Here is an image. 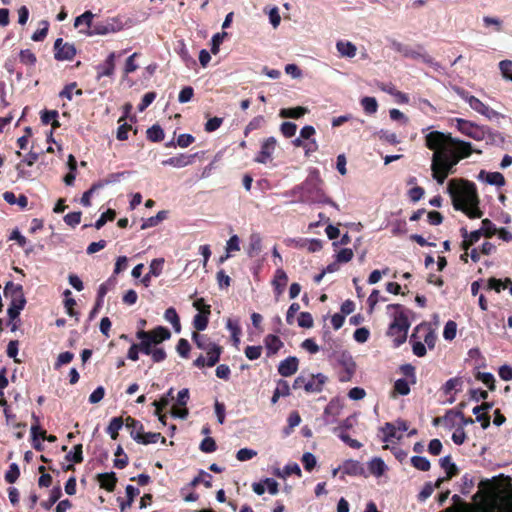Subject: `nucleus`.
<instances>
[{
  "label": "nucleus",
  "instance_id": "32",
  "mask_svg": "<svg viewBox=\"0 0 512 512\" xmlns=\"http://www.w3.org/2000/svg\"><path fill=\"white\" fill-rule=\"evenodd\" d=\"M307 112V109L301 106L293 107V108H283L280 110V117L282 118H293L299 119L304 116Z\"/></svg>",
  "mask_w": 512,
  "mask_h": 512
},
{
  "label": "nucleus",
  "instance_id": "55",
  "mask_svg": "<svg viewBox=\"0 0 512 512\" xmlns=\"http://www.w3.org/2000/svg\"><path fill=\"white\" fill-rule=\"evenodd\" d=\"M191 350V345L187 339L181 338L179 339L176 345V351L182 358H188Z\"/></svg>",
  "mask_w": 512,
  "mask_h": 512
},
{
  "label": "nucleus",
  "instance_id": "29",
  "mask_svg": "<svg viewBox=\"0 0 512 512\" xmlns=\"http://www.w3.org/2000/svg\"><path fill=\"white\" fill-rule=\"evenodd\" d=\"M290 395V386L286 380L280 379L277 382V387L273 392V396L271 398V403L276 404L281 396H289Z\"/></svg>",
  "mask_w": 512,
  "mask_h": 512
},
{
  "label": "nucleus",
  "instance_id": "45",
  "mask_svg": "<svg viewBox=\"0 0 512 512\" xmlns=\"http://www.w3.org/2000/svg\"><path fill=\"white\" fill-rule=\"evenodd\" d=\"M83 446L82 444H77L73 447V451L69 452L65 458L67 461L73 463H81L83 461Z\"/></svg>",
  "mask_w": 512,
  "mask_h": 512
},
{
  "label": "nucleus",
  "instance_id": "53",
  "mask_svg": "<svg viewBox=\"0 0 512 512\" xmlns=\"http://www.w3.org/2000/svg\"><path fill=\"white\" fill-rule=\"evenodd\" d=\"M457 324L456 322L449 320L444 327L443 337L445 340L452 341L456 337Z\"/></svg>",
  "mask_w": 512,
  "mask_h": 512
},
{
  "label": "nucleus",
  "instance_id": "17",
  "mask_svg": "<svg viewBox=\"0 0 512 512\" xmlns=\"http://www.w3.org/2000/svg\"><path fill=\"white\" fill-rule=\"evenodd\" d=\"M326 381L327 377L324 374H312L307 378V383L304 385V390L307 393H319L323 390V386Z\"/></svg>",
  "mask_w": 512,
  "mask_h": 512
},
{
  "label": "nucleus",
  "instance_id": "42",
  "mask_svg": "<svg viewBox=\"0 0 512 512\" xmlns=\"http://www.w3.org/2000/svg\"><path fill=\"white\" fill-rule=\"evenodd\" d=\"M61 496H62L61 487L56 486L51 490L49 499L47 501H43L41 503V506L44 509L49 510L61 498Z\"/></svg>",
  "mask_w": 512,
  "mask_h": 512
},
{
  "label": "nucleus",
  "instance_id": "5",
  "mask_svg": "<svg viewBox=\"0 0 512 512\" xmlns=\"http://www.w3.org/2000/svg\"><path fill=\"white\" fill-rule=\"evenodd\" d=\"M192 341L198 349L205 351L207 354V358L201 354L193 361V365L195 367H213L219 362L223 352V347L221 345L212 341V339L206 334H201L199 332L192 333Z\"/></svg>",
  "mask_w": 512,
  "mask_h": 512
},
{
  "label": "nucleus",
  "instance_id": "33",
  "mask_svg": "<svg viewBox=\"0 0 512 512\" xmlns=\"http://www.w3.org/2000/svg\"><path fill=\"white\" fill-rule=\"evenodd\" d=\"M167 216L168 212L166 210H161L155 216L149 217L146 220H144L141 225V229L144 230L150 227H155L163 220H165Z\"/></svg>",
  "mask_w": 512,
  "mask_h": 512
},
{
  "label": "nucleus",
  "instance_id": "3",
  "mask_svg": "<svg viewBox=\"0 0 512 512\" xmlns=\"http://www.w3.org/2000/svg\"><path fill=\"white\" fill-rule=\"evenodd\" d=\"M323 185L324 182L321 179L319 171L314 169L308 174L301 185H297L293 188L292 193L299 194V200L301 202L329 203L337 208V204L326 197Z\"/></svg>",
  "mask_w": 512,
  "mask_h": 512
},
{
  "label": "nucleus",
  "instance_id": "8",
  "mask_svg": "<svg viewBox=\"0 0 512 512\" xmlns=\"http://www.w3.org/2000/svg\"><path fill=\"white\" fill-rule=\"evenodd\" d=\"M455 121H456V128L462 134H464L474 140H477V141L484 140L486 138V134H487L486 126H480V125L475 124L474 122H471V121H468L465 119H461V118H457Z\"/></svg>",
  "mask_w": 512,
  "mask_h": 512
},
{
  "label": "nucleus",
  "instance_id": "10",
  "mask_svg": "<svg viewBox=\"0 0 512 512\" xmlns=\"http://www.w3.org/2000/svg\"><path fill=\"white\" fill-rule=\"evenodd\" d=\"M409 426L404 420H397L394 423H386L381 428L383 432L384 442H393L394 439L400 440L403 434L408 430Z\"/></svg>",
  "mask_w": 512,
  "mask_h": 512
},
{
  "label": "nucleus",
  "instance_id": "39",
  "mask_svg": "<svg viewBox=\"0 0 512 512\" xmlns=\"http://www.w3.org/2000/svg\"><path fill=\"white\" fill-rule=\"evenodd\" d=\"M486 175V182L491 184V185H495V186H504L505 185V178L504 176L500 173V172H484V171H481L480 175Z\"/></svg>",
  "mask_w": 512,
  "mask_h": 512
},
{
  "label": "nucleus",
  "instance_id": "14",
  "mask_svg": "<svg viewBox=\"0 0 512 512\" xmlns=\"http://www.w3.org/2000/svg\"><path fill=\"white\" fill-rule=\"evenodd\" d=\"M54 57L58 61H70L76 55L74 44L64 42L62 38H57L54 42Z\"/></svg>",
  "mask_w": 512,
  "mask_h": 512
},
{
  "label": "nucleus",
  "instance_id": "37",
  "mask_svg": "<svg viewBox=\"0 0 512 512\" xmlns=\"http://www.w3.org/2000/svg\"><path fill=\"white\" fill-rule=\"evenodd\" d=\"M147 139L151 142H160L164 139V131L160 125L155 124L147 129Z\"/></svg>",
  "mask_w": 512,
  "mask_h": 512
},
{
  "label": "nucleus",
  "instance_id": "54",
  "mask_svg": "<svg viewBox=\"0 0 512 512\" xmlns=\"http://www.w3.org/2000/svg\"><path fill=\"white\" fill-rule=\"evenodd\" d=\"M364 111L368 114H373L377 111L378 104L374 97H364L361 100Z\"/></svg>",
  "mask_w": 512,
  "mask_h": 512
},
{
  "label": "nucleus",
  "instance_id": "62",
  "mask_svg": "<svg viewBox=\"0 0 512 512\" xmlns=\"http://www.w3.org/2000/svg\"><path fill=\"white\" fill-rule=\"evenodd\" d=\"M297 322L302 328L313 327V317L309 312H301L298 316Z\"/></svg>",
  "mask_w": 512,
  "mask_h": 512
},
{
  "label": "nucleus",
  "instance_id": "52",
  "mask_svg": "<svg viewBox=\"0 0 512 512\" xmlns=\"http://www.w3.org/2000/svg\"><path fill=\"white\" fill-rule=\"evenodd\" d=\"M394 394L398 395H408L410 392V386L406 379H398L396 380L393 388Z\"/></svg>",
  "mask_w": 512,
  "mask_h": 512
},
{
  "label": "nucleus",
  "instance_id": "15",
  "mask_svg": "<svg viewBox=\"0 0 512 512\" xmlns=\"http://www.w3.org/2000/svg\"><path fill=\"white\" fill-rule=\"evenodd\" d=\"M277 140L275 137L266 138L262 144L260 151L254 158V161L260 164H267L272 160V155L276 149Z\"/></svg>",
  "mask_w": 512,
  "mask_h": 512
},
{
  "label": "nucleus",
  "instance_id": "11",
  "mask_svg": "<svg viewBox=\"0 0 512 512\" xmlns=\"http://www.w3.org/2000/svg\"><path fill=\"white\" fill-rule=\"evenodd\" d=\"M136 338L149 339L154 343L155 346L161 344L162 342L169 340L171 338V332L168 328L164 326H157L152 330L145 331L143 329H139L136 332Z\"/></svg>",
  "mask_w": 512,
  "mask_h": 512
},
{
  "label": "nucleus",
  "instance_id": "64",
  "mask_svg": "<svg viewBox=\"0 0 512 512\" xmlns=\"http://www.w3.org/2000/svg\"><path fill=\"white\" fill-rule=\"evenodd\" d=\"M500 71L503 77L507 80L512 81V61L503 60L499 63Z\"/></svg>",
  "mask_w": 512,
  "mask_h": 512
},
{
  "label": "nucleus",
  "instance_id": "59",
  "mask_svg": "<svg viewBox=\"0 0 512 512\" xmlns=\"http://www.w3.org/2000/svg\"><path fill=\"white\" fill-rule=\"evenodd\" d=\"M199 448L204 453H212L216 451L217 445L212 437H206L201 441Z\"/></svg>",
  "mask_w": 512,
  "mask_h": 512
},
{
  "label": "nucleus",
  "instance_id": "16",
  "mask_svg": "<svg viewBox=\"0 0 512 512\" xmlns=\"http://www.w3.org/2000/svg\"><path fill=\"white\" fill-rule=\"evenodd\" d=\"M131 437L139 444L148 445L152 443H156L159 440L163 444L166 443V438L161 435V433L158 432H147L144 431L142 433L135 432L134 430L130 433Z\"/></svg>",
  "mask_w": 512,
  "mask_h": 512
},
{
  "label": "nucleus",
  "instance_id": "47",
  "mask_svg": "<svg viewBox=\"0 0 512 512\" xmlns=\"http://www.w3.org/2000/svg\"><path fill=\"white\" fill-rule=\"evenodd\" d=\"M480 230L482 231V234L485 237L491 238L493 235L497 233L498 229L491 220L486 218L482 220Z\"/></svg>",
  "mask_w": 512,
  "mask_h": 512
},
{
  "label": "nucleus",
  "instance_id": "6",
  "mask_svg": "<svg viewBox=\"0 0 512 512\" xmlns=\"http://www.w3.org/2000/svg\"><path fill=\"white\" fill-rule=\"evenodd\" d=\"M408 328V318L402 312L395 315L394 321L391 323L388 331V334L394 337V347H399L406 341Z\"/></svg>",
  "mask_w": 512,
  "mask_h": 512
},
{
  "label": "nucleus",
  "instance_id": "60",
  "mask_svg": "<svg viewBox=\"0 0 512 512\" xmlns=\"http://www.w3.org/2000/svg\"><path fill=\"white\" fill-rule=\"evenodd\" d=\"M74 358V354L72 352L66 351L60 353L57 357V360L54 364L55 369H59L61 366L65 364H69Z\"/></svg>",
  "mask_w": 512,
  "mask_h": 512
},
{
  "label": "nucleus",
  "instance_id": "36",
  "mask_svg": "<svg viewBox=\"0 0 512 512\" xmlns=\"http://www.w3.org/2000/svg\"><path fill=\"white\" fill-rule=\"evenodd\" d=\"M124 421L122 417H114L111 419L106 431L113 440H116L119 435V430L122 428Z\"/></svg>",
  "mask_w": 512,
  "mask_h": 512
},
{
  "label": "nucleus",
  "instance_id": "56",
  "mask_svg": "<svg viewBox=\"0 0 512 512\" xmlns=\"http://www.w3.org/2000/svg\"><path fill=\"white\" fill-rule=\"evenodd\" d=\"M20 476V470L16 463H12L9 466V470L5 473V481L7 483L13 484L17 481Z\"/></svg>",
  "mask_w": 512,
  "mask_h": 512
},
{
  "label": "nucleus",
  "instance_id": "57",
  "mask_svg": "<svg viewBox=\"0 0 512 512\" xmlns=\"http://www.w3.org/2000/svg\"><path fill=\"white\" fill-rule=\"evenodd\" d=\"M20 62L25 65H34L37 61L35 54L30 49L21 50L19 54Z\"/></svg>",
  "mask_w": 512,
  "mask_h": 512
},
{
  "label": "nucleus",
  "instance_id": "31",
  "mask_svg": "<svg viewBox=\"0 0 512 512\" xmlns=\"http://www.w3.org/2000/svg\"><path fill=\"white\" fill-rule=\"evenodd\" d=\"M368 469L372 475L379 477L384 474L387 467L381 458L376 457L368 463Z\"/></svg>",
  "mask_w": 512,
  "mask_h": 512
},
{
  "label": "nucleus",
  "instance_id": "25",
  "mask_svg": "<svg viewBox=\"0 0 512 512\" xmlns=\"http://www.w3.org/2000/svg\"><path fill=\"white\" fill-rule=\"evenodd\" d=\"M97 480L100 484V487L107 490L108 492H113L115 490L117 477L114 472L98 474Z\"/></svg>",
  "mask_w": 512,
  "mask_h": 512
},
{
  "label": "nucleus",
  "instance_id": "61",
  "mask_svg": "<svg viewBox=\"0 0 512 512\" xmlns=\"http://www.w3.org/2000/svg\"><path fill=\"white\" fill-rule=\"evenodd\" d=\"M81 216V211L70 212L64 216V221L67 225L75 227L81 222Z\"/></svg>",
  "mask_w": 512,
  "mask_h": 512
},
{
  "label": "nucleus",
  "instance_id": "22",
  "mask_svg": "<svg viewBox=\"0 0 512 512\" xmlns=\"http://www.w3.org/2000/svg\"><path fill=\"white\" fill-rule=\"evenodd\" d=\"M341 470L343 474L349 476H362L365 474L363 465L359 461L352 459L346 460L342 464Z\"/></svg>",
  "mask_w": 512,
  "mask_h": 512
},
{
  "label": "nucleus",
  "instance_id": "1",
  "mask_svg": "<svg viewBox=\"0 0 512 512\" xmlns=\"http://www.w3.org/2000/svg\"><path fill=\"white\" fill-rule=\"evenodd\" d=\"M425 145L433 151L431 170L438 184L455 172L458 162L473 152L471 143L453 138L450 134L432 131L425 136Z\"/></svg>",
  "mask_w": 512,
  "mask_h": 512
},
{
  "label": "nucleus",
  "instance_id": "21",
  "mask_svg": "<svg viewBox=\"0 0 512 512\" xmlns=\"http://www.w3.org/2000/svg\"><path fill=\"white\" fill-rule=\"evenodd\" d=\"M264 345L266 348L267 357H271L275 355L283 347L284 344L278 336L274 334H268L264 338Z\"/></svg>",
  "mask_w": 512,
  "mask_h": 512
},
{
  "label": "nucleus",
  "instance_id": "4",
  "mask_svg": "<svg viewBox=\"0 0 512 512\" xmlns=\"http://www.w3.org/2000/svg\"><path fill=\"white\" fill-rule=\"evenodd\" d=\"M488 502L494 512H512V483L510 477L489 483Z\"/></svg>",
  "mask_w": 512,
  "mask_h": 512
},
{
  "label": "nucleus",
  "instance_id": "34",
  "mask_svg": "<svg viewBox=\"0 0 512 512\" xmlns=\"http://www.w3.org/2000/svg\"><path fill=\"white\" fill-rule=\"evenodd\" d=\"M336 47L341 56L352 58L356 55V46L351 42L338 41Z\"/></svg>",
  "mask_w": 512,
  "mask_h": 512
},
{
  "label": "nucleus",
  "instance_id": "44",
  "mask_svg": "<svg viewBox=\"0 0 512 512\" xmlns=\"http://www.w3.org/2000/svg\"><path fill=\"white\" fill-rule=\"evenodd\" d=\"M116 459L114 460V466L117 469H123L128 465V457L124 453V450L121 445L117 446V449L115 451Z\"/></svg>",
  "mask_w": 512,
  "mask_h": 512
},
{
  "label": "nucleus",
  "instance_id": "18",
  "mask_svg": "<svg viewBox=\"0 0 512 512\" xmlns=\"http://www.w3.org/2000/svg\"><path fill=\"white\" fill-rule=\"evenodd\" d=\"M299 360L295 356H289L282 360L278 366V373L283 377H289L298 370Z\"/></svg>",
  "mask_w": 512,
  "mask_h": 512
},
{
  "label": "nucleus",
  "instance_id": "20",
  "mask_svg": "<svg viewBox=\"0 0 512 512\" xmlns=\"http://www.w3.org/2000/svg\"><path fill=\"white\" fill-rule=\"evenodd\" d=\"M115 59L116 53L111 52L106 60L97 66V78L100 79L103 76L111 77L115 70Z\"/></svg>",
  "mask_w": 512,
  "mask_h": 512
},
{
  "label": "nucleus",
  "instance_id": "19",
  "mask_svg": "<svg viewBox=\"0 0 512 512\" xmlns=\"http://www.w3.org/2000/svg\"><path fill=\"white\" fill-rule=\"evenodd\" d=\"M195 155L179 154L162 161L163 166H171L175 168L186 167L193 163Z\"/></svg>",
  "mask_w": 512,
  "mask_h": 512
},
{
  "label": "nucleus",
  "instance_id": "27",
  "mask_svg": "<svg viewBox=\"0 0 512 512\" xmlns=\"http://www.w3.org/2000/svg\"><path fill=\"white\" fill-rule=\"evenodd\" d=\"M441 468L446 472L445 479H451L459 472L457 466L452 462L451 456L447 455L439 460Z\"/></svg>",
  "mask_w": 512,
  "mask_h": 512
},
{
  "label": "nucleus",
  "instance_id": "2",
  "mask_svg": "<svg viewBox=\"0 0 512 512\" xmlns=\"http://www.w3.org/2000/svg\"><path fill=\"white\" fill-rule=\"evenodd\" d=\"M447 192L455 210L464 212L469 218H481L483 212L479 208V198L475 184L463 179H451Z\"/></svg>",
  "mask_w": 512,
  "mask_h": 512
},
{
  "label": "nucleus",
  "instance_id": "24",
  "mask_svg": "<svg viewBox=\"0 0 512 512\" xmlns=\"http://www.w3.org/2000/svg\"><path fill=\"white\" fill-rule=\"evenodd\" d=\"M288 282V276L286 272L279 268L275 271L274 278L272 280V286L274 288V292L277 296L281 295L284 292L285 286Z\"/></svg>",
  "mask_w": 512,
  "mask_h": 512
},
{
  "label": "nucleus",
  "instance_id": "51",
  "mask_svg": "<svg viewBox=\"0 0 512 512\" xmlns=\"http://www.w3.org/2000/svg\"><path fill=\"white\" fill-rule=\"evenodd\" d=\"M103 187V184L98 182V183H94L90 189H88L87 191H85L81 197V204L85 207H89L91 205V197L92 195L94 194V192Z\"/></svg>",
  "mask_w": 512,
  "mask_h": 512
},
{
  "label": "nucleus",
  "instance_id": "50",
  "mask_svg": "<svg viewBox=\"0 0 512 512\" xmlns=\"http://www.w3.org/2000/svg\"><path fill=\"white\" fill-rule=\"evenodd\" d=\"M474 487V480L470 474H465L461 478L460 492L463 495H468Z\"/></svg>",
  "mask_w": 512,
  "mask_h": 512
},
{
  "label": "nucleus",
  "instance_id": "35",
  "mask_svg": "<svg viewBox=\"0 0 512 512\" xmlns=\"http://www.w3.org/2000/svg\"><path fill=\"white\" fill-rule=\"evenodd\" d=\"M458 415H460V411L449 410L442 418H436L434 423L438 424L442 421L446 427L452 428L457 424Z\"/></svg>",
  "mask_w": 512,
  "mask_h": 512
},
{
  "label": "nucleus",
  "instance_id": "41",
  "mask_svg": "<svg viewBox=\"0 0 512 512\" xmlns=\"http://www.w3.org/2000/svg\"><path fill=\"white\" fill-rule=\"evenodd\" d=\"M463 380L461 377H455L449 379L443 386V392L445 394H451L453 391L457 392L462 388Z\"/></svg>",
  "mask_w": 512,
  "mask_h": 512
},
{
  "label": "nucleus",
  "instance_id": "38",
  "mask_svg": "<svg viewBox=\"0 0 512 512\" xmlns=\"http://www.w3.org/2000/svg\"><path fill=\"white\" fill-rule=\"evenodd\" d=\"M211 480H212V476L209 473L201 470L199 472V474L193 478V480L190 482L189 485H190V487H196L200 483H203L206 488H211L212 487Z\"/></svg>",
  "mask_w": 512,
  "mask_h": 512
},
{
  "label": "nucleus",
  "instance_id": "48",
  "mask_svg": "<svg viewBox=\"0 0 512 512\" xmlns=\"http://www.w3.org/2000/svg\"><path fill=\"white\" fill-rule=\"evenodd\" d=\"M116 218V211L113 209H108L106 212L102 213L99 219L94 223V227L96 229H101L107 221H113Z\"/></svg>",
  "mask_w": 512,
  "mask_h": 512
},
{
  "label": "nucleus",
  "instance_id": "28",
  "mask_svg": "<svg viewBox=\"0 0 512 512\" xmlns=\"http://www.w3.org/2000/svg\"><path fill=\"white\" fill-rule=\"evenodd\" d=\"M262 249V238L260 234L253 233L249 238V245L247 249V253L250 257H254L260 253Z\"/></svg>",
  "mask_w": 512,
  "mask_h": 512
},
{
  "label": "nucleus",
  "instance_id": "49",
  "mask_svg": "<svg viewBox=\"0 0 512 512\" xmlns=\"http://www.w3.org/2000/svg\"><path fill=\"white\" fill-rule=\"evenodd\" d=\"M278 477H287L292 474L297 475L298 477H301V469L297 463L287 464L283 469V474L279 470L275 473Z\"/></svg>",
  "mask_w": 512,
  "mask_h": 512
},
{
  "label": "nucleus",
  "instance_id": "12",
  "mask_svg": "<svg viewBox=\"0 0 512 512\" xmlns=\"http://www.w3.org/2000/svg\"><path fill=\"white\" fill-rule=\"evenodd\" d=\"M4 295L10 297V305L23 308L26 305V298L23 291V286L14 284L12 281L6 283L4 287Z\"/></svg>",
  "mask_w": 512,
  "mask_h": 512
},
{
  "label": "nucleus",
  "instance_id": "26",
  "mask_svg": "<svg viewBox=\"0 0 512 512\" xmlns=\"http://www.w3.org/2000/svg\"><path fill=\"white\" fill-rule=\"evenodd\" d=\"M418 60H421L422 63L427 65L429 70H427L425 72L426 74H430L431 72H436L438 74H442L444 71L441 64L439 62L435 61V59L432 56H430L426 53L422 54V53L418 52Z\"/></svg>",
  "mask_w": 512,
  "mask_h": 512
},
{
  "label": "nucleus",
  "instance_id": "23",
  "mask_svg": "<svg viewBox=\"0 0 512 512\" xmlns=\"http://www.w3.org/2000/svg\"><path fill=\"white\" fill-rule=\"evenodd\" d=\"M211 315V306L204 308L201 312H198L193 318V327L196 329L195 332L204 331L209 323V316Z\"/></svg>",
  "mask_w": 512,
  "mask_h": 512
},
{
  "label": "nucleus",
  "instance_id": "46",
  "mask_svg": "<svg viewBox=\"0 0 512 512\" xmlns=\"http://www.w3.org/2000/svg\"><path fill=\"white\" fill-rule=\"evenodd\" d=\"M93 17L94 15L91 11H85L82 15L76 17L74 26L78 27L81 24H85L89 29L88 31H90L94 25L92 23Z\"/></svg>",
  "mask_w": 512,
  "mask_h": 512
},
{
  "label": "nucleus",
  "instance_id": "58",
  "mask_svg": "<svg viewBox=\"0 0 512 512\" xmlns=\"http://www.w3.org/2000/svg\"><path fill=\"white\" fill-rule=\"evenodd\" d=\"M163 264H164L163 258L153 259L149 266V275L158 277L162 273Z\"/></svg>",
  "mask_w": 512,
  "mask_h": 512
},
{
  "label": "nucleus",
  "instance_id": "9",
  "mask_svg": "<svg viewBox=\"0 0 512 512\" xmlns=\"http://www.w3.org/2000/svg\"><path fill=\"white\" fill-rule=\"evenodd\" d=\"M439 325V317L437 314H433L432 321L422 322L418 325V333H423L424 343L429 349H433L436 344L437 335L436 330Z\"/></svg>",
  "mask_w": 512,
  "mask_h": 512
},
{
  "label": "nucleus",
  "instance_id": "30",
  "mask_svg": "<svg viewBox=\"0 0 512 512\" xmlns=\"http://www.w3.org/2000/svg\"><path fill=\"white\" fill-rule=\"evenodd\" d=\"M116 28L114 27L113 23L110 22H103V23H96L93 25L92 29L88 31L87 33L89 35H106L111 32H115Z\"/></svg>",
  "mask_w": 512,
  "mask_h": 512
},
{
  "label": "nucleus",
  "instance_id": "63",
  "mask_svg": "<svg viewBox=\"0 0 512 512\" xmlns=\"http://www.w3.org/2000/svg\"><path fill=\"white\" fill-rule=\"evenodd\" d=\"M297 130V125L293 122H283L280 127L281 133L286 138H291L295 135Z\"/></svg>",
  "mask_w": 512,
  "mask_h": 512
},
{
  "label": "nucleus",
  "instance_id": "40",
  "mask_svg": "<svg viewBox=\"0 0 512 512\" xmlns=\"http://www.w3.org/2000/svg\"><path fill=\"white\" fill-rule=\"evenodd\" d=\"M164 317L172 324L175 332L179 333L181 331L180 318L173 307H170L165 311Z\"/></svg>",
  "mask_w": 512,
  "mask_h": 512
},
{
  "label": "nucleus",
  "instance_id": "13",
  "mask_svg": "<svg viewBox=\"0 0 512 512\" xmlns=\"http://www.w3.org/2000/svg\"><path fill=\"white\" fill-rule=\"evenodd\" d=\"M340 366L337 376L340 382L350 381L356 371V364L350 355L342 354L338 360Z\"/></svg>",
  "mask_w": 512,
  "mask_h": 512
},
{
  "label": "nucleus",
  "instance_id": "7",
  "mask_svg": "<svg viewBox=\"0 0 512 512\" xmlns=\"http://www.w3.org/2000/svg\"><path fill=\"white\" fill-rule=\"evenodd\" d=\"M456 92L463 100H465L469 104V106L473 110L485 116L489 120L499 116V113L497 111L493 110L492 108L484 104L475 96L470 95L469 92L465 91L464 89L457 88Z\"/></svg>",
  "mask_w": 512,
  "mask_h": 512
},
{
  "label": "nucleus",
  "instance_id": "43",
  "mask_svg": "<svg viewBox=\"0 0 512 512\" xmlns=\"http://www.w3.org/2000/svg\"><path fill=\"white\" fill-rule=\"evenodd\" d=\"M475 378L481 381L491 391L495 390V378L492 373L489 372H478Z\"/></svg>",
  "mask_w": 512,
  "mask_h": 512
}]
</instances>
